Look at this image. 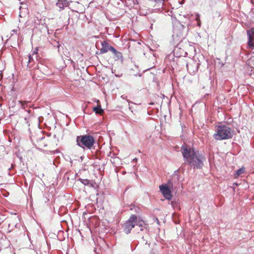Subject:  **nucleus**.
Masks as SVG:
<instances>
[{"mask_svg": "<svg viewBox=\"0 0 254 254\" xmlns=\"http://www.w3.org/2000/svg\"><path fill=\"white\" fill-rule=\"evenodd\" d=\"M18 102L21 105V108L24 109L25 108L26 104H27V102H23L21 100H19Z\"/></svg>", "mask_w": 254, "mask_h": 254, "instance_id": "6ab92c4d", "label": "nucleus"}, {"mask_svg": "<svg viewBox=\"0 0 254 254\" xmlns=\"http://www.w3.org/2000/svg\"><path fill=\"white\" fill-rule=\"evenodd\" d=\"M189 65L187 64V67L188 69H189Z\"/></svg>", "mask_w": 254, "mask_h": 254, "instance_id": "473e14b6", "label": "nucleus"}, {"mask_svg": "<svg viewBox=\"0 0 254 254\" xmlns=\"http://www.w3.org/2000/svg\"><path fill=\"white\" fill-rule=\"evenodd\" d=\"M215 133L213 137L218 140L230 139L233 137L234 130L226 125H219L215 127Z\"/></svg>", "mask_w": 254, "mask_h": 254, "instance_id": "20e7f679", "label": "nucleus"}, {"mask_svg": "<svg viewBox=\"0 0 254 254\" xmlns=\"http://www.w3.org/2000/svg\"><path fill=\"white\" fill-rule=\"evenodd\" d=\"M184 17H185V18H187L189 19V18H190V16L189 15H188H188H184Z\"/></svg>", "mask_w": 254, "mask_h": 254, "instance_id": "393cba45", "label": "nucleus"}, {"mask_svg": "<svg viewBox=\"0 0 254 254\" xmlns=\"http://www.w3.org/2000/svg\"><path fill=\"white\" fill-rule=\"evenodd\" d=\"M129 109L131 111V112L132 113V111L131 110V107H129Z\"/></svg>", "mask_w": 254, "mask_h": 254, "instance_id": "72a5a7b5", "label": "nucleus"}, {"mask_svg": "<svg viewBox=\"0 0 254 254\" xmlns=\"http://www.w3.org/2000/svg\"><path fill=\"white\" fill-rule=\"evenodd\" d=\"M145 230L146 234L144 236H143L142 237L141 239H142L143 242L145 243V244L147 245L149 247H150V242L148 243V242H150V240H149L150 237H149L148 233L147 232V230L146 228L145 229Z\"/></svg>", "mask_w": 254, "mask_h": 254, "instance_id": "9b49d317", "label": "nucleus"}, {"mask_svg": "<svg viewBox=\"0 0 254 254\" xmlns=\"http://www.w3.org/2000/svg\"><path fill=\"white\" fill-rule=\"evenodd\" d=\"M196 20L197 21V25L198 26L200 27V25H201V22H200V20L199 19V17L198 16V15H197L196 17Z\"/></svg>", "mask_w": 254, "mask_h": 254, "instance_id": "412c9836", "label": "nucleus"}, {"mask_svg": "<svg viewBox=\"0 0 254 254\" xmlns=\"http://www.w3.org/2000/svg\"><path fill=\"white\" fill-rule=\"evenodd\" d=\"M44 138H45V137L43 135H42V136L39 139V140H41L43 139H44Z\"/></svg>", "mask_w": 254, "mask_h": 254, "instance_id": "a878e982", "label": "nucleus"}, {"mask_svg": "<svg viewBox=\"0 0 254 254\" xmlns=\"http://www.w3.org/2000/svg\"><path fill=\"white\" fill-rule=\"evenodd\" d=\"M56 5L59 7V10H63L65 7L68 5L66 0H58L56 3Z\"/></svg>", "mask_w": 254, "mask_h": 254, "instance_id": "9d476101", "label": "nucleus"}, {"mask_svg": "<svg viewBox=\"0 0 254 254\" xmlns=\"http://www.w3.org/2000/svg\"><path fill=\"white\" fill-rule=\"evenodd\" d=\"M135 220H136V215L131 214L129 219L123 225L122 227L125 233L128 234L130 233L131 230L135 226Z\"/></svg>", "mask_w": 254, "mask_h": 254, "instance_id": "39448f33", "label": "nucleus"}, {"mask_svg": "<svg viewBox=\"0 0 254 254\" xmlns=\"http://www.w3.org/2000/svg\"><path fill=\"white\" fill-rule=\"evenodd\" d=\"M190 25V23H188L187 27H186L179 21H176L174 23L173 35L172 36L174 44L179 42L178 46H179L180 42L183 39H185V37L189 31V26Z\"/></svg>", "mask_w": 254, "mask_h": 254, "instance_id": "f03ea898", "label": "nucleus"}, {"mask_svg": "<svg viewBox=\"0 0 254 254\" xmlns=\"http://www.w3.org/2000/svg\"><path fill=\"white\" fill-rule=\"evenodd\" d=\"M180 179L179 170H177L174 172L171 179L168 181V184L171 187H174L178 184Z\"/></svg>", "mask_w": 254, "mask_h": 254, "instance_id": "6e6552de", "label": "nucleus"}, {"mask_svg": "<svg viewBox=\"0 0 254 254\" xmlns=\"http://www.w3.org/2000/svg\"><path fill=\"white\" fill-rule=\"evenodd\" d=\"M137 158H134V159H133V162H137Z\"/></svg>", "mask_w": 254, "mask_h": 254, "instance_id": "cd10ccee", "label": "nucleus"}, {"mask_svg": "<svg viewBox=\"0 0 254 254\" xmlns=\"http://www.w3.org/2000/svg\"><path fill=\"white\" fill-rule=\"evenodd\" d=\"M93 110L94 112H95V113L96 114L101 115L103 112V110L101 108V107L100 105H99V106L98 105V106L93 107Z\"/></svg>", "mask_w": 254, "mask_h": 254, "instance_id": "2eb2a0df", "label": "nucleus"}, {"mask_svg": "<svg viewBox=\"0 0 254 254\" xmlns=\"http://www.w3.org/2000/svg\"><path fill=\"white\" fill-rule=\"evenodd\" d=\"M114 56L115 61L121 60L122 62H123V57L121 52L118 51L117 53L114 55Z\"/></svg>", "mask_w": 254, "mask_h": 254, "instance_id": "4468645a", "label": "nucleus"}, {"mask_svg": "<svg viewBox=\"0 0 254 254\" xmlns=\"http://www.w3.org/2000/svg\"><path fill=\"white\" fill-rule=\"evenodd\" d=\"M56 152L57 153H59V150H57L56 151Z\"/></svg>", "mask_w": 254, "mask_h": 254, "instance_id": "f704fd0d", "label": "nucleus"}, {"mask_svg": "<svg viewBox=\"0 0 254 254\" xmlns=\"http://www.w3.org/2000/svg\"><path fill=\"white\" fill-rule=\"evenodd\" d=\"M248 37V46L252 49H254V27L247 31Z\"/></svg>", "mask_w": 254, "mask_h": 254, "instance_id": "0eeeda50", "label": "nucleus"}, {"mask_svg": "<svg viewBox=\"0 0 254 254\" xmlns=\"http://www.w3.org/2000/svg\"><path fill=\"white\" fill-rule=\"evenodd\" d=\"M77 181L80 182L82 184L85 186L88 185L90 184V181L88 179L79 178L78 179Z\"/></svg>", "mask_w": 254, "mask_h": 254, "instance_id": "f3484780", "label": "nucleus"}, {"mask_svg": "<svg viewBox=\"0 0 254 254\" xmlns=\"http://www.w3.org/2000/svg\"><path fill=\"white\" fill-rule=\"evenodd\" d=\"M245 169L244 167H242V168L239 169L238 170H237L236 171V173L234 174V178H237L240 175H241V174L244 173L245 172Z\"/></svg>", "mask_w": 254, "mask_h": 254, "instance_id": "dca6fc26", "label": "nucleus"}, {"mask_svg": "<svg viewBox=\"0 0 254 254\" xmlns=\"http://www.w3.org/2000/svg\"><path fill=\"white\" fill-rule=\"evenodd\" d=\"M28 112L29 113H30V110H28Z\"/></svg>", "mask_w": 254, "mask_h": 254, "instance_id": "4c0bfd02", "label": "nucleus"}, {"mask_svg": "<svg viewBox=\"0 0 254 254\" xmlns=\"http://www.w3.org/2000/svg\"><path fill=\"white\" fill-rule=\"evenodd\" d=\"M30 139H31V142H33V139H32V137H31ZM32 143L34 144L33 142H32Z\"/></svg>", "mask_w": 254, "mask_h": 254, "instance_id": "2f4dec72", "label": "nucleus"}, {"mask_svg": "<svg viewBox=\"0 0 254 254\" xmlns=\"http://www.w3.org/2000/svg\"><path fill=\"white\" fill-rule=\"evenodd\" d=\"M134 211L137 213H140V208L138 207H134Z\"/></svg>", "mask_w": 254, "mask_h": 254, "instance_id": "4be33fe9", "label": "nucleus"}, {"mask_svg": "<svg viewBox=\"0 0 254 254\" xmlns=\"http://www.w3.org/2000/svg\"><path fill=\"white\" fill-rule=\"evenodd\" d=\"M129 209L131 210H133L134 209V207H135V206L133 204H130L129 206Z\"/></svg>", "mask_w": 254, "mask_h": 254, "instance_id": "5701e85b", "label": "nucleus"}, {"mask_svg": "<svg viewBox=\"0 0 254 254\" xmlns=\"http://www.w3.org/2000/svg\"><path fill=\"white\" fill-rule=\"evenodd\" d=\"M198 64L195 67V71H197L198 70Z\"/></svg>", "mask_w": 254, "mask_h": 254, "instance_id": "bb28decb", "label": "nucleus"}, {"mask_svg": "<svg viewBox=\"0 0 254 254\" xmlns=\"http://www.w3.org/2000/svg\"><path fill=\"white\" fill-rule=\"evenodd\" d=\"M253 58H251V59L249 60V64H250L251 61H252L253 60Z\"/></svg>", "mask_w": 254, "mask_h": 254, "instance_id": "c85d7f7f", "label": "nucleus"}, {"mask_svg": "<svg viewBox=\"0 0 254 254\" xmlns=\"http://www.w3.org/2000/svg\"><path fill=\"white\" fill-rule=\"evenodd\" d=\"M182 155L187 164L194 169H201L204 166L205 156L194 148L185 145L181 147Z\"/></svg>", "mask_w": 254, "mask_h": 254, "instance_id": "f257e3e1", "label": "nucleus"}, {"mask_svg": "<svg viewBox=\"0 0 254 254\" xmlns=\"http://www.w3.org/2000/svg\"><path fill=\"white\" fill-rule=\"evenodd\" d=\"M174 187H171L167 183V184H163L159 186L160 190L164 197L167 200L172 199V190Z\"/></svg>", "mask_w": 254, "mask_h": 254, "instance_id": "423d86ee", "label": "nucleus"}, {"mask_svg": "<svg viewBox=\"0 0 254 254\" xmlns=\"http://www.w3.org/2000/svg\"><path fill=\"white\" fill-rule=\"evenodd\" d=\"M174 222L176 224H177V223H178V222H177V221H176V220H174Z\"/></svg>", "mask_w": 254, "mask_h": 254, "instance_id": "c756f323", "label": "nucleus"}, {"mask_svg": "<svg viewBox=\"0 0 254 254\" xmlns=\"http://www.w3.org/2000/svg\"><path fill=\"white\" fill-rule=\"evenodd\" d=\"M109 51H111L114 55H115L118 52V51H117L116 49L112 46H111Z\"/></svg>", "mask_w": 254, "mask_h": 254, "instance_id": "aec40b11", "label": "nucleus"}, {"mask_svg": "<svg viewBox=\"0 0 254 254\" xmlns=\"http://www.w3.org/2000/svg\"><path fill=\"white\" fill-rule=\"evenodd\" d=\"M28 58H29V62H28L29 63H30L33 60V58L32 57V56L31 55L29 56Z\"/></svg>", "mask_w": 254, "mask_h": 254, "instance_id": "b1692460", "label": "nucleus"}, {"mask_svg": "<svg viewBox=\"0 0 254 254\" xmlns=\"http://www.w3.org/2000/svg\"><path fill=\"white\" fill-rule=\"evenodd\" d=\"M102 48L100 49L99 54L102 55L107 53L111 47V45L106 41H103L101 42Z\"/></svg>", "mask_w": 254, "mask_h": 254, "instance_id": "1a4fd4ad", "label": "nucleus"}, {"mask_svg": "<svg viewBox=\"0 0 254 254\" xmlns=\"http://www.w3.org/2000/svg\"><path fill=\"white\" fill-rule=\"evenodd\" d=\"M9 108H14L16 106V101L14 100H10L8 102Z\"/></svg>", "mask_w": 254, "mask_h": 254, "instance_id": "a211bd4d", "label": "nucleus"}, {"mask_svg": "<svg viewBox=\"0 0 254 254\" xmlns=\"http://www.w3.org/2000/svg\"><path fill=\"white\" fill-rule=\"evenodd\" d=\"M172 206L174 208L178 210H181L180 206V201L179 200H173L171 201Z\"/></svg>", "mask_w": 254, "mask_h": 254, "instance_id": "ddd939ff", "label": "nucleus"}, {"mask_svg": "<svg viewBox=\"0 0 254 254\" xmlns=\"http://www.w3.org/2000/svg\"><path fill=\"white\" fill-rule=\"evenodd\" d=\"M116 75V76H118V77H120V76H119V75Z\"/></svg>", "mask_w": 254, "mask_h": 254, "instance_id": "c9c22d12", "label": "nucleus"}, {"mask_svg": "<svg viewBox=\"0 0 254 254\" xmlns=\"http://www.w3.org/2000/svg\"><path fill=\"white\" fill-rule=\"evenodd\" d=\"M76 145L83 149H95L94 144L96 143L95 138L91 135L86 134L80 135L76 137Z\"/></svg>", "mask_w": 254, "mask_h": 254, "instance_id": "7ed1b4c3", "label": "nucleus"}, {"mask_svg": "<svg viewBox=\"0 0 254 254\" xmlns=\"http://www.w3.org/2000/svg\"><path fill=\"white\" fill-rule=\"evenodd\" d=\"M3 15H2V14H1V15H0V18H1L2 17H3Z\"/></svg>", "mask_w": 254, "mask_h": 254, "instance_id": "7c9ffc66", "label": "nucleus"}, {"mask_svg": "<svg viewBox=\"0 0 254 254\" xmlns=\"http://www.w3.org/2000/svg\"><path fill=\"white\" fill-rule=\"evenodd\" d=\"M112 73H114L113 69L112 70Z\"/></svg>", "mask_w": 254, "mask_h": 254, "instance_id": "e433bc0d", "label": "nucleus"}, {"mask_svg": "<svg viewBox=\"0 0 254 254\" xmlns=\"http://www.w3.org/2000/svg\"><path fill=\"white\" fill-rule=\"evenodd\" d=\"M135 223H136L135 225H138V226L141 227L140 229V231H142L145 230V229L146 228H144V227H143V225H146V224L144 223V222L143 220H140V218H139V219H138V217L137 216H136V220H135Z\"/></svg>", "mask_w": 254, "mask_h": 254, "instance_id": "f8f14e48", "label": "nucleus"}]
</instances>
